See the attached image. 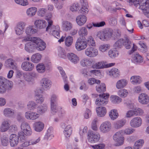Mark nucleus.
Listing matches in <instances>:
<instances>
[{
  "label": "nucleus",
  "mask_w": 149,
  "mask_h": 149,
  "mask_svg": "<svg viewBox=\"0 0 149 149\" xmlns=\"http://www.w3.org/2000/svg\"><path fill=\"white\" fill-rule=\"evenodd\" d=\"M109 116L111 119L114 120L116 119L118 117V113L116 109H112L109 113Z\"/></svg>",
  "instance_id": "41"
},
{
  "label": "nucleus",
  "mask_w": 149,
  "mask_h": 149,
  "mask_svg": "<svg viewBox=\"0 0 149 149\" xmlns=\"http://www.w3.org/2000/svg\"><path fill=\"white\" fill-rule=\"evenodd\" d=\"M93 61L92 60L85 58L81 60L80 63L81 65L83 67H88L91 65Z\"/></svg>",
  "instance_id": "31"
},
{
  "label": "nucleus",
  "mask_w": 149,
  "mask_h": 149,
  "mask_svg": "<svg viewBox=\"0 0 149 149\" xmlns=\"http://www.w3.org/2000/svg\"><path fill=\"white\" fill-rule=\"evenodd\" d=\"M24 116L26 119L31 120H36L40 116L39 113L32 111H26L25 113Z\"/></svg>",
  "instance_id": "13"
},
{
  "label": "nucleus",
  "mask_w": 149,
  "mask_h": 149,
  "mask_svg": "<svg viewBox=\"0 0 149 149\" xmlns=\"http://www.w3.org/2000/svg\"><path fill=\"white\" fill-rule=\"evenodd\" d=\"M36 70L38 72L43 73L45 71V66L42 63H39L36 66Z\"/></svg>",
  "instance_id": "49"
},
{
  "label": "nucleus",
  "mask_w": 149,
  "mask_h": 149,
  "mask_svg": "<svg viewBox=\"0 0 149 149\" xmlns=\"http://www.w3.org/2000/svg\"><path fill=\"white\" fill-rule=\"evenodd\" d=\"M96 110L97 116L100 117L104 116L107 113L106 109L104 107H97Z\"/></svg>",
  "instance_id": "26"
},
{
  "label": "nucleus",
  "mask_w": 149,
  "mask_h": 149,
  "mask_svg": "<svg viewBox=\"0 0 149 149\" xmlns=\"http://www.w3.org/2000/svg\"><path fill=\"white\" fill-rule=\"evenodd\" d=\"M126 122L127 120L125 119L118 120L114 123V127L117 129H121L125 125Z\"/></svg>",
  "instance_id": "24"
},
{
  "label": "nucleus",
  "mask_w": 149,
  "mask_h": 149,
  "mask_svg": "<svg viewBox=\"0 0 149 149\" xmlns=\"http://www.w3.org/2000/svg\"><path fill=\"white\" fill-rule=\"evenodd\" d=\"M144 141L142 139H139L136 141L133 146L134 149H139L141 148L144 143Z\"/></svg>",
  "instance_id": "46"
},
{
  "label": "nucleus",
  "mask_w": 149,
  "mask_h": 149,
  "mask_svg": "<svg viewBox=\"0 0 149 149\" xmlns=\"http://www.w3.org/2000/svg\"><path fill=\"white\" fill-rule=\"evenodd\" d=\"M87 18L86 16L84 15H81L78 16L76 18V21L77 24L81 26L86 22Z\"/></svg>",
  "instance_id": "19"
},
{
  "label": "nucleus",
  "mask_w": 149,
  "mask_h": 149,
  "mask_svg": "<svg viewBox=\"0 0 149 149\" xmlns=\"http://www.w3.org/2000/svg\"><path fill=\"white\" fill-rule=\"evenodd\" d=\"M96 91L99 93H103L106 91V86L104 84L102 83L101 84H97L96 86Z\"/></svg>",
  "instance_id": "39"
},
{
  "label": "nucleus",
  "mask_w": 149,
  "mask_h": 149,
  "mask_svg": "<svg viewBox=\"0 0 149 149\" xmlns=\"http://www.w3.org/2000/svg\"><path fill=\"white\" fill-rule=\"evenodd\" d=\"M133 60L135 62L141 63L143 62V58L139 54H136L133 57Z\"/></svg>",
  "instance_id": "60"
},
{
  "label": "nucleus",
  "mask_w": 149,
  "mask_h": 149,
  "mask_svg": "<svg viewBox=\"0 0 149 149\" xmlns=\"http://www.w3.org/2000/svg\"><path fill=\"white\" fill-rule=\"evenodd\" d=\"M33 127L36 131L37 132H40L43 129L44 124L41 122H36L33 124Z\"/></svg>",
  "instance_id": "27"
},
{
  "label": "nucleus",
  "mask_w": 149,
  "mask_h": 149,
  "mask_svg": "<svg viewBox=\"0 0 149 149\" xmlns=\"http://www.w3.org/2000/svg\"><path fill=\"white\" fill-rule=\"evenodd\" d=\"M142 120L139 117L133 118L130 122V125L132 127L136 128L140 126L142 124Z\"/></svg>",
  "instance_id": "15"
},
{
  "label": "nucleus",
  "mask_w": 149,
  "mask_h": 149,
  "mask_svg": "<svg viewBox=\"0 0 149 149\" xmlns=\"http://www.w3.org/2000/svg\"><path fill=\"white\" fill-rule=\"evenodd\" d=\"M85 54L89 57H94L98 55V52L96 49L92 47H89L85 50Z\"/></svg>",
  "instance_id": "10"
},
{
  "label": "nucleus",
  "mask_w": 149,
  "mask_h": 149,
  "mask_svg": "<svg viewBox=\"0 0 149 149\" xmlns=\"http://www.w3.org/2000/svg\"><path fill=\"white\" fill-rule=\"evenodd\" d=\"M37 104L33 101L29 102L27 104V108L31 111H33L36 109L37 108Z\"/></svg>",
  "instance_id": "42"
},
{
  "label": "nucleus",
  "mask_w": 149,
  "mask_h": 149,
  "mask_svg": "<svg viewBox=\"0 0 149 149\" xmlns=\"http://www.w3.org/2000/svg\"><path fill=\"white\" fill-rule=\"evenodd\" d=\"M128 93L127 91L125 89H121L118 92V95L121 97H126Z\"/></svg>",
  "instance_id": "61"
},
{
  "label": "nucleus",
  "mask_w": 149,
  "mask_h": 149,
  "mask_svg": "<svg viewBox=\"0 0 149 149\" xmlns=\"http://www.w3.org/2000/svg\"><path fill=\"white\" fill-rule=\"evenodd\" d=\"M4 115L6 117H10L14 114L13 110L9 108H6L4 109L3 111Z\"/></svg>",
  "instance_id": "45"
},
{
  "label": "nucleus",
  "mask_w": 149,
  "mask_h": 149,
  "mask_svg": "<svg viewBox=\"0 0 149 149\" xmlns=\"http://www.w3.org/2000/svg\"><path fill=\"white\" fill-rule=\"evenodd\" d=\"M73 39L72 37L68 36L66 38L65 40V44L68 47L70 46L72 44Z\"/></svg>",
  "instance_id": "62"
},
{
  "label": "nucleus",
  "mask_w": 149,
  "mask_h": 149,
  "mask_svg": "<svg viewBox=\"0 0 149 149\" xmlns=\"http://www.w3.org/2000/svg\"><path fill=\"white\" fill-rule=\"evenodd\" d=\"M124 104L127 107L131 109H134L135 116H140L143 113V110L139 108H135L134 103L131 101H125Z\"/></svg>",
  "instance_id": "6"
},
{
  "label": "nucleus",
  "mask_w": 149,
  "mask_h": 149,
  "mask_svg": "<svg viewBox=\"0 0 149 149\" xmlns=\"http://www.w3.org/2000/svg\"><path fill=\"white\" fill-rule=\"evenodd\" d=\"M108 54L110 57L114 58L118 56V53L116 50L111 49L108 52Z\"/></svg>",
  "instance_id": "56"
},
{
  "label": "nucleus",
  "mask_w": 149,
  "mask_h": 149,
  "mask_svg": "<svg viewBox=\"0 0 149 149\" xmlns=\"http://www.w3.org/2000/svg\"><path fill=\"white\" fill-rule=\"evenodd\" d=\"M98 122V120L97 118H95L92 122L91 127V128L94 131H97L98 128L97 125V123Z\"/></svg>",
  "instance_id": "64"
},
{
  "label": "nucleus",
  "mask_w": 149,
  "mask_h": 149,
  "mask_svg": "<svg viewBox=\"0 0 149 149\" xmlns=\"http://www.w3.org/2000/svg\"><path fill=\"white\" fill-rule=\"evenodd\" d=\"M109 96V94L104 93L100 94L99 97L96 99L95 104L97 105H104L108 103V98Z\"/></svg>",
  "instance_id": "4"
},
{
  "label": "nucleus",
  "mask_w": 149,
  "mask_h": 149,
  "mask_svg": "<svg viewBox=\"0 0 149 149\" xmlns=\"http://www.w3.org/2000/svg\"><path fill=\"white\" fill-rule=\"evenodd\" d=\"M62 27L63 30L65 31L70 30L72 27V23L69 21H65L62 23Z\"/></svg>",
  "instance_id": "32"
},
{
  "label": "nucleus",
  "mask_w": 149,
  "mask_h": 149,
  "mask_svg": "<svg viewBox=\"0 0 149 149\" xmlns=\"http://www.w3.org/2000/svg\"><path fill=\"white\" fill-rule=\"evenodd\" d=\"M42 57L41 55L39 53L33 55L31 58V61L34 63H38L40 61Z\"/></svg>",
  "instance_id": "38"
},
{
  "label": "nucleus",
  "mask_w": 149,
  "mask_h": 149,
  "mask_svg": "<svg viewBox=\"0 0 149 149\" xmlns=\"http://www.w3.org/2000/svg\"><path fill=\"white\" fill-rule=\"evenodd\" d=\"M37 11V8L36 7H31L27 10L26 13L29 16L32 17L35 15Z\"/></svg>",
  "instance_id": "44"
},
{
  "label": "nucleus",
  "mask_w": 149,
  "mask_h": 149,
  "mask_svg": "<svg viewBox=\"0 0 149 149\" xmlns=\"http://www.w3.org/2000/svg\"><path fill=\"white\" fill-rule=\"evenodd\" d=\"M100 136L99 133L94 132L91 130H89L88 132L87 138L88 141L94 143L98 141L100 139Z\"/></svg>",
  "instance_id": "3"
},
{
  "label": "nucleus",
  "mask_w": 149,
  "mask_h": 149,
  "mask_svg": "<svg viewBox=\"0 0 149 149\" xmlns=\"http://www.w3.org/2000/svg\"><path fill=\"white\" fill-rule=\"evenodd\" d=\"M125 39H120L116 41L113 45L116 49L121 48L124 45Z\"/></svg>",
  "instance_id": "36"
},
{
  "label": "nucleus",
  "mask_w": 149,
  "mask_h": 149,
  "mask_svg": "<svg viewBox=\"0 0 149 149\" xmlns=\"http://www.w3.org/2000/svg\"><path fill=\"white\" fill-rule=\"evenodd\" d=\"M2 145L4 146H7L9 144L8 138L6 135H3L1 138Z\"/></svg>",
  "instance_id": "51"
},
{
  "label": "nucleus",
  "mask_w": 149,
  "mask_h": 149,
  "mask_svg": "<svg viewBox=\"0 0 149 149\" xmlns=\"http://www.w3.org/2000/svg\"><path fill=\"white\" fill-rule=\"evenodd\" d=\"M47 31L49 32L50 34L52 35L58 39L60 38V28L58 25L55 26L50 22L49 24L46 28Z\"/></svg>",
  "instance_id": "2"
},
{
  "label": "nucleus",
  "mask_w": 149,
  "mask_h": 149,
  "mask_svg": "<svg viewBox=\"0 0 149 149\" xmlns=\"http://www.w3.org/2000/svg\"><path fill=\"white\" fill-rule=\"evenodd\" d=\"M110 48V45L108 44H103L100 45L99 47V51L102 52H104Z\"/></svg>",
  "instance_id": "50"
},
{
  "label": "nucleus",
  "mask_w": 149,
  "mask_h": 149,
  "mask_svg": "<svg viewBox=\"0 0 149 149\" xmlns=\"http://www.w3.org/2000/svg\"><path fill=\"white\" fill-rule=\"evenodd\" d=\"M130 81L133 84H139L141 82V78L139 76H132L130 79Z\"/></svg>",
  "instance_id": "43"
},
{
  "label": "nucleus",
  "mask_w": 149,
  "mask_h": 149,
  "mask_svg": "<svg viewBox=\"0 0 149 149\" xmlns=\"http://www.w3.org/2000/svg\"><path fill=\"white\" fill-rule=\"evenodd\" d=\"M35 49V44L34 43L29 42L26 44L25 46V50L29 52H34Z\"/></svg>",
  "instance_id": "28"
},
{
  "label": "nucleus",
  "mask_w": 149,
  "mask_h": 149,
  "mask_svg": "<svg viewBox=\"0 0 149 149\" xmlns=\"http://www.w3.org/2000/svg\"><path fill=\"white\" fill-rule=\"evenodd\" d=\"M34 65L29 62H24L22 64L21 67L22 69L25 71H32L34 68Z\"/></svg>",
  "instance_id": "17"
},
{
  "label": "nucleus",
  "mask_w": 149,
  "mask_h": 149,
  "mask_svg": "<svg viewBox=\"0 0 149 149\" xmlns=\"http://www.w3.org/2000/svg\"><path fill=\"white\" fill-rule=\"evenodd\" d=\"M14 61L12 59H9L6 61L5 65L6 67H11L14 68L15 67V65L14 63Z\"/></svg>",
  "instance_id": "48"
},
{
  "label": "nucleus",
  "mask_w": 149,
  "mask_h": 149,
  "mask_svg": "<svg viewBox=\"0 0 149 149\" xmlns=\"http://www.w3.org/2000/svg\"><path fill=\"white\" fill-rule=\"evenodd\" d=\"M34 24L37 28L42 29L46 27L47 23L44 20L38 19L35 21Z\"/></svg>",
  "instance_id": "25"
},
{
  "label": "nucleus",
  "mask_w": 149,
  "mask_h": 149,
  "mask_svg": "<svg viewBox=\"0 0 149 149\" xmlns=\"http://www.w3.org/2000/svg\"><path fill=\"white\" fill-rule=\"evenodd\" d=\"M46 9L44 8H40L38 9L37 12V14L39 16L43 17L45 16L47 13Z\"/></svg>",
  "instance_id": "63"
},
{
  "label": "nucleus",
  "mask_w": 149,
  "mask_h": 149,
  "mask_svg": "<svg viewBox=\"0 0 149 149\" xmlns=\"http://www.w3.org/2000/svg\"><path fill=\"white\" fill-rule=\"evenodd\" d=\"M58 56L59 57L63 58L66 57V53L64 49L61 47H58Z\"/></svg>",
  "instance_id": "52"
},
{
  "label": "nucleus",
  "mask_w": 149,
  "mask_h": 149,
  "mask_svg": "<svg viewBox=\"0 0 149 149\" xmlns=\"http://www.w3.org/2000/svg\"><path fill=\"white\" fill-rule=\"evenodd\" d=\"M10 142L11 147L16 146L18 143L19 138L18 136L15 134H12L10 137Z\"/></svg>",
  "instance_id": "21"
},
{
  "label": "nucleus",
  "mask_w": 149,
  "mask_h": 149,
  "mask_svg": "<svg viewBox=\"0 0 149 149\" xmlns=\"http://www.w3.org/2000/svg\"><path fill=\"white\" fill-rule=\"evenodd\" d=\"M106 39L110 38L113 34V30L111 29H107L104 31Z\"/></svg>",
  "instance_id": "54"
},
{
  "label": "nucleus",
  "mask_w": 149,
  "mask_h": 149,
  "mask_svg": "<svg viewBox=\"0 0 149 149\" xmlns=\"http://www.w3.org/2000/svg\"><path fill=\"white\" fill-rule=\"evenodd\" d=\"M110 100L112 103L115 104H118L122 101V99L119 97L114 95H112L110 96Z\"/></svg>",
  "instance_id": "40"
},
{
  "label": "nucleus",
  "mask_w": 149,
  "mask_h": 149,
  "mask_svg": "<svg viewBox=\"0 0 149 149\" xmlns=\"http://www.w3.org/2000/svg\"><path fill=\"white\" fill-rule=\"evenodd\" d=\"M22 131L24 132L25 135L29 136L31 135L32 132L29 124L26 122H23L21 125Z\"/></svg>",
  "instance_id": "12"
},
{
  "label": "nucleus",
  "mask_w": 149,
  "mask_h": 149,
  "mask_svg": "<svg viewBox=\"0 0 149 149\" xmlns=\"http://www.w3.org/2000/svg\"><path fill=\"white\" fill-rule=\"evenodd\" d=\"M10 128V124L8 120H4L0 127V131L1 132H6Z\"/></svg>",
  "instance_id": "22"
},
{
  "label": "nucleus",
  "mask_w": 149,
  "mask_h": 149,
  "mask_svg": "<svg viewBox=\"0 0 149 149\" xmlns=\"http://www.w3.org/2000/svg\"><path fill=\"white\" fill-rule=\"evenodd\" d=\"M72 132V127L71 125H68L65 126L63 133L65 137H69L71 134Z\"/></svg>",
  "instance_id": "29"
},
{
  "label": "nucleus",
  "mask_w": 149,
  "mask_h": 149,
  "mask_svg": "<svg viewBox=\"0 0 149 149\" xmlns=\"http://www.w3.org/2000/svg\"><path fill=\"white\" fill-rule=\"evenodd\" d=\"M109 75L114 77L116 78L120 75V72L118 69L116 68H113L109 71Z\"/></svg>",
  "instance_id": "35"
},
{
  "label": "nucleus",
  "mask_w": 149,
  "mask_h": 149,
  "mask_svg": "<svg viewBox=\"0 0 149 149\" xmlns=\"http://www.w3.org/2000/svg\"><path fill=\"white\" fill-rule=\"evenodd\" d=\"M37 75L36 73L34 72H28L26 74V75L24 76L25 77L27 81H29L31 79L35 77H36Z\"/></svg>",
  "instance_id": "55"
},
{
  "label": "nucleus",
  "mask_w": 149,
  "mask_h": 149,
  "mask_svg": "<svg viewBox=\"0 0 149 149\" xmlns=\"http://www.w3.org/2000/svg\"><path fill=\"white\" fill-rule=\"evenodd\" d=\"M37 31V29L34 26L32 25H30L27 27L25 30L26 34L29 36L35 34Z\"/></svg>",
  "instance_id": "23"
},
{
  "label": "nucleus",
  "mask_w": 149,
  "mask_h": 149,
  "mask_svg": "<svg viewBox=\"0 0 149 149\" xmlns=\"http://www.w3.org/2000/svg\"><path fill=\"white\" fill-rule=\"evenodd\" d=\"M36 39L33 42L35 44V49L39 51H42L46 47L45 43L39 38L36 37Z\"/></svg>",
  "instance_id": "8"
},
{
  "label": "nucleus",
  "mask_w": 149,
  "mask_h": 149,
  "mask_svg": "<svg viewBox=\"0 0 149 149\" xmlns=\"http://www.w3.org/2000/svg\"><path fill=\"white\" fill-rule=\"evenodd\" d=\"M123 135L120 130L115 133L113 136V139L116 142L115 144L116 146H119L122 145L124 142Z\"/></svg>",
  "instance_id": "5"
},
{
  "label": "nucleus",
  "mask_w": 149,
  "mask_h": 149,
  "mask_svg": "<svg viewBox=\"0 0 149 149\" xmlns=\"http://www.w3.org/2000/svg\"><path fill=\"white\" fill-rule=\"evenodd\" d=\"M48 109V107L45 104H43L42 105L38 107L37 109V112L38 113L42 114L47 111Z\"/></svg>",
  "instance_id": "34"
},
{
  "label": "nucleus",
  "mask_w": 149,
  "mask_h": 149,
  "mask_svg": "<svg viewBox=\"0 0 149 149\" xmlns=\"http://www.w3.org/2000/svg\"><path fill=\"white\" fill-rule=\"evenodd\" d=\"M86 43V41L81 39H78L75 43V48L78 51L84 49L87 47Z\"/></svg>",
  "instance_id": "11"
},
{
  "label": "nucleus",
  "mask_w": 149,
  "mask_h": 149,
  "mask_svg": "<svg viewBox=\"0 0 149 149\" xmlns=\"http://www.w3.org/2000/svg\"><path fill=\"white\" fill-rule=\"evenodd\" d=\"M53 132V127H50L48 129L47 133L45 136V138L47 140L51 139L54 137Z\"/></svg>",
  "instance_id": "37"
},
{
  "label": "nucleus",
  "mask_w": 149,
  "mask_h": 149,
  "mask_svg": "<svg viewBox=\"0 0 149 149\" xmlns=\"http://www.w3.org/2000/svg\"><path fill=\"white\" fill-rule=\"evenodd\" d=\"M94 69H100L104 68V63L102 62H99L93 64L91 67Z\"/></svg>",
  "instance_id": "53"
},
{
  "label": "nucleus",
  "mask_w": 149,
  "mask_h": 149,
  "mask_svg": "<svg viewBox=\"0 0 149 149\" xmlns=\"http://www.w3.org/2000/svg\"><path fill=\"white\" fill-rule=\"evenodd\" d=\"M58 97V96L57 95L55 94H52L50 98L51 104H57Z\"/></svg>",
  "instance_id": "58"
},
{
  "label": "nucleus",
  "mask_w": 149,
  "mask_h": 149,
  "mask_svg": "<svg viewBox=\"0 0 149 149\" xmlns=\"http://www.w3.org/2000/svg\"><path fill=\"white\" fill-rule=\"evenodd\" d=\"M26 23L22 22L18 23L14 28V30L16 35L20 36L22 35L26 26Z\"/></svg>",
  "instance_id": "7"
},
{
  "label": "nucleus",
  "mask_w": 149,
  "mask_h": 149,
  "mask_svg": "<svg viewBox=\"0 0 149 149\" xmlns=\"http://www.w3.org/2000/svg\"><path fill=\"white\" fill-rule=\"evenodd\" d=\"M40 83L42 88L44 90L49 88L51 85V81L48 79L45 78L41 79L40 81Z\"/></svg>",
  "instance_id": "20"
},
{
  "label": "nucleus",
  "mask_w": 149,
  "mask_h": 149,
  "mask_svg": "<svg viewBox=\"0 0 149 149\" xmlns=\"http://www.w3.org/2000/svg\"><path fill=\"white\" fill-rule=\"evenodd\" d=\"M120 131L124 135L125 134L127 135L131 134L134 132L135 130L134 129L131 128H127L124 130H121Z\"/></svg>",
  "instance_id": "59"
},
{
  "label": "nucleus",
  "mask_w": 149,
  "mask_h": 149,
  "mask_svg": "<svg viewBox=\"0 0 149 149\" xmlns=\"http://www.w3.org/2000/svg\"><path fill=\"white\" fill-rule=\"evenodd\" d=\"M140 8L143 10L144 15L149 18V0H147L143 6H141Z\"/></svg>",
  "instance_id": "18"
},
{
  "label": "nucleus",
  "mask_w": 149,
  "mask_h": 149,
  "mask_svg": "<svg viewBox=\"0 0 149 149\" xmlns=\"http://www.w3.org/2000/svg\"><path fill=\"white\" fill-rule=\"evenodd\" d=\"M86 43H87V46L88 44L90 46H92L93 47L95 46V41L93 38L91 36H89L86 39Z\"/></svg>",
  "instance_id": "47"
},
{
  "label": "nucleus",
  "mask_w": 149,
  "mask_h": 149,
  "mask_svg": "<svg viewBox=\"0 0 149 149\" xmlns=\"http://www.w3.org/2000/svg\"><path fill=\"white\" fill-rule=\"evenodd\" d=\"M139 44L141 46V50L143 53H145L148 51V48L144 43L141 41L139 42Z\"/></svg>",
  "instance_id": "57"
},
{
  "label": "nucleus",
  "mask_w": 149,
  "mask_h": 149,
  "mask_svg": "<svg viewBox=\"0 0 149 149\" xmlns=\"http://www.w3.org/2000/svg\"><path fill=\"white\" fill-rule=\"evenodd\" d=\"M79 36L81 37L86 36L88 34V31L85 27H82L79 29L78 31Z\"/></svg>",
  "instance_id": "33"
},
{
  "label": "nucleus",
  "mask_w": 149,
  "mask_h": 149,
  "mask_svg": "<svg viewBox=\"0 0 149 149\" xmlns=\"http://www.w3.org/2000/svg\"><path fill=\"white\" fill-rule=\"evenodd\" d=\"M138 101L139 102L142 104H146L149 102V97L145 93H141L139 95Z\"/></svg>",
  "instance_id": "14"
},
{
  "label": "nucleus",
  "mask_w": 149,
  "mask_h": 149,
  "mask_svg": "<svg viewBox=\"0 0 149 149\" xmlns=\"http://www.w3.org/2000/svg\"><path fill=\"white\" fill-rule=\"evenodd\" d=\"M13 86L12 81L3 77H0V93H5L7 90L11 89Z\"/></svg>",
  "instance_id": "1"
},
{
  "label": "nucleus",
  "mask_w": 149,
  "mask_h": 149,
  "mask_svg": "<svg viewBox=\"0 0 149 149\" xmlns=\"http://www.w3.org/2000/svg\"><path fill=\"white\" fill-rule=\"evenodd\" d=\"M67 57L69 60L72 63L76 64L79 62V58L74 53H68Z\"/></svg>",
  "instance_id": "16"
},
{
  "label": "nucleus",
  "mask_w": 149,
  "mask_h": 149,
  "mask_svg": "<svg viewBox=\"0 0 149 149\" xmlns=\"http://www.w3.org/2000/svg\"><path fill=\"white\" fill-rule=\"evenodd\" d=\"M111 128V124L110 122L107 121L103 122L99 128L101 132L105 133L109 132Z\"/></svg>",
  "instance_id": "9"
},
{
  "label": "nucleus",
  "mask_w": 149,
  "mask_h": 149,
  "mask_svg": "<svg viewBox=\"0 0 149 149\" xmlns=\"http://www.w3.org/2000/svg\"><path fill=\"white\" fill-rule=\"evenodd\" d=\"M127 81L125 79H122L117 81L116 86L117 88L120 89L125 87L127 85Z\"/></svg>",
  "instance_id": "30"
}]
</instances>
